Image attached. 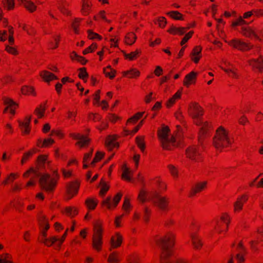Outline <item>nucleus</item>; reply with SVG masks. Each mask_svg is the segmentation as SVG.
Masks as SVG:
<instances>
[{
    "instance_id": "46",
    "label": "nucleus",
    "mask_w": 263,
    "mask_h": 263,
    "mask_svg": "<svg viewBox=\"0 0 263 263\" xmlns=\"http://www.w3.org/2000/svg\"><path fill=\"white\" fill-rule=\"evenodd\" d=\"M250 65L257 68L260 72L263 70V60H255L250 63Z\"/></svg>"
},
{
    "instance_id": "13",
    "label": "nucleus",
    "mask_w": 263,
    "mask_h": 263,
    "mask_svg": "<svg viewBox=\"0 0 263 263\" xmlns=\"http://www.w3.org/2000/svg\"><path fill=\"white\" fill-rule=\"evenodd\" d=\"M122 196V194L121 193H118L114 198L112 203L111 201V198L108 197L103 201L102 204L109 210L115 209L120 201Z\"/></svg>"
},
{
    "instance_id": "20",
    "label": "nucleus",
    "mask_w": 263,
    "mask_h": 263,
    "mask_svg": "<svg viewBox=\"0 0 263 263\" xmlns=\"http://www.w3.org/2000/svg\"><path fill=\"white\" fill-rule=\"evenodd\" d=\"M197 73L192 71L186 74L184 79L183 84L186 87H189L191 85L195 84L197 79Z\"/></svg>"
},
{
    "instance_id": "36",
    "label": "nucleus",
    "mask_w": 263,
    "mask_h": 263,
    "mask_svg": "<svg viewBox=\"0 0 263 263\" xmlns=\"http://www.w3.org/2000/svg\"><path fill=\"white\" fill-rule=\"evenodd\" d=\"M182 94L181 90H178L176 93L171 98H170L167 103L166 105L168 107H171L173 104L175 103L177 100L181 98Z\"/></svg>"
},
{
    "instance_id": "7",
    "label": "nucleus",
    "mask_w": 263,
    "mask_h": 263,
    "mask_svg": "<svg viewBox=\"0 0 263 263\" xmlns=\"http://www.w3.org/2000/svg\"><path fill=\"white\" fill-rule=\"evenodd\" d=\"M231 222V216L227 213H223L219 219L215 220L214 230L218 234H225L229 229Z\"/></svg>"
},
{
    "instance_id": "10",
    "label": "nucleus",
    "mask_w": 263,
    "mask_h": 263,
    "mask_svg": "<svg viewBox=\"0 0 263 263\" xmlns=\"http://www.w3.org/2000/svg\"><path fill=\"white\" fill-rule=\"evenodd\" d=\"M190 236L193 248L195 250L201 249L203 246L202 239L197 232L192 227L190 228Z\"/></svg>"
},
{
    "instance_id": "63",
    "label": "nucleus",
    "mask_w": 263,
    "mask_h": 263,
    "mask_svg": "<svg viewBox=\"0 0 263 263\" xmlns=\"http://www.w3.org/2000/svg\"><path fill=\"white\" fill-rule=\"evenodd\" d=\"M167 167L170 173L174 177H178V170L175 166L170 164L168 165Z\"/></svg>"
},
{
    "instance_id": "55",
    "label": "nucleus",
    "mask_w": 263,
    "mask_h": 263,
    "mask_svg": "<svg viewBox=\"0 0 263 263\" xmlns=\"http://www.w3.org/2000/svg\"><path fill=\"white\" fill-rule=\"evenodd\" d=\"M8 28L9 32L8 41L10 45H13L14 42V39L13 37L14 29L13 27L11 26H8Z\"/></svg>"
},
{
    "instance_id": "21",
    "label": "nucleus",
    "mask_w": 263,
    "mask_h": 263,
    "mask_svg": "<svg viewBox=\"0 0 263 263\" xmlns=\"http://www.w3.org/2000/svg\"><path fill=\"white\" fill-rule=\"evenodd\" d=\"M237 253L236 254V259L238 263H243L245 261V256L246 255V250L245 247L241 242H240L237 248Z\"/></svg>"
},
{
    "instance_id": "29",
    "label": "nucleus",
    "mask_w": 263,
    "mask_h": 263,
    "mask_svg": "<svg viewBox=\"0 0 263 263\" xmlns=\"http://www.w3.org/2000/svg\"><path fill=\"white\" fill-rule=\"evenodd\" d=\"M39 174L37 171L33 168H30L23 174V177L25 178H29L30 180H33L36 181V178Z\"/></svg>"
},
{
    "instance_id": "61",
    "label": "nucleus",
    "mask_w": 263,
    "mask_h": 263,
    "mask_svg": "<svg viewBox=\"0 0 263 263\" xmlns=\"http://www.w3.org/2000/svg\"><path fill=\"white\" fill-rule=\"evenodd\" d=\"M79 77L85 81L88 77V73L86 71V68L84 67L81 68L79 69Z\"/></svg>"
},
{
    "instance_id": "64",
    "label": "nucleus",
    "mask_w": 263,
    "mask_h": 263,
    "mask_svg": "<svg viewBox=\"0 0 263 263\" xmlns=\"http://www.w3.org/2000/svg\"><path fill=\"white\" fill-rule=\"evenodd\" d=\"M128 263H140V259L138 255H134L129 257Z\"/></svg>"
},
{
    "instance_id": "43",
    "label": "nucleus",
    "mask_w": 263,
    "mask_h": 263,
    "mask_svg": "<svg viewBox=\"0 0 263 263\" xmlns=\"http://www.w3.org/2000/svg\"><path fill=\"white\" fill-rule=\"evenodd\" d=\"M103 72L106 77L112 79L115 77L116 71L114 70L110 66H108L104 68Z\"/></svg>"
},
{
    "instance_id": "45",
    "label": "nucleus",
    "mask_w": 263,
    "mask_h": 263,
    "mask_svg": "<svg viewBox=\"0 0 263 263\" xmlns=\"http://www.w3.org/2000/svg\"><path fill=\"white\" fill-rule=\"evenodd\" d=\"M136 142L137 146L140 148L142 152H143L145 149V145L143 136H138L136 138Z\"/></svg>"
},
{
    "instance_id": "5",
    "label": "nucleus",
    "mask_w": 263,
    "mask_h": 263,
    "mask_svg": "<svg viewBox=\"0 0 263 263\" xmlns=\"http://www.w3.org/2000/svg\"><path fill=\"white\" fill-rule=\"evenodd\" d=\"M59 178L57 171H54L52 175L47 174L41 176L39 183L41 187L47 192H51L54 190Z\"/></svg>"
},
{
    "instance_id": "57",
    "label": "nucleus",
    "mask_w": 263,
    "mask_h": 263,
    "mask_svg": "<svg viewBox=\"0 0 263 263\" xmlns=\"http://www.w3.org/2000/svg\"><path fill=\"white\" fill-rule=\"evenodd\" d=\"M151 215V210L147 207L145 208L143 216V218L145 222L147 223L149 222Z\"/></svg>"
},
{
    "instance_id": "59",
    "label": "nucleus",
    "mask_w": 263,
    "mask_h": 263,
    "mask_svg": "<svg viewBox=\"0 0 263 263\" xmlns=\"http://www.w3.org/2000/svg\"><path fill=\"white\" fill-rule=\"evenodd\" d=\"M45 111V107L44 106L41 105L39 107L35 109L34 113L39 118H42L44 116Z\"/></svg>"
},
{
    "instance_id": "28",
    "label": "nucleus",
    "mask_w": 263,
    "mask_h": 263,
    "mask_svg": "<svg viewBox=\"0 0 263 263\" xmlns=\"http://www.w3.org/2000/svg\"><path fill=\"white\" fill-rule=\"evenodd\" d=\"M41 77L46 82H49L53 80L58 79V78L51 72L43 70L40 73Z\"/></svg>"
},
{
    "instance_id": "32",
    "label": "nucleus",
    "mask_w": 263,
    "mask_h": 263,
    "mask_svg": "<svg viewBox=\"0 0 263 263\" xmlns=\"http://www.w3.org/2000/svg\"><path fill=\"white\" fill-rule=\"evenodd\" d=\"M91 3L90 0H82L81 12L84 15H88L90 11Z\"/></svg>"
},
{
    "instance_id": "31",
    "label": "nucleus",
    "mask_w": 263,
    "mask_h": 263,
    "mask_svg": "<svg viewBox=\"0 0 263 263\" xmlns=\"http://www.w3.org/2000/svg\"><path fill=\"white\" fill-rule=\"evenodd\" d=\"M21 4L30 12H33L36 9V6L30 0H21Z\"/></svg>"
},
{
    "instance_id": "40",
    "label": "nucleus",
    "mask_w": 263,
    "mask_h": 263,
    "mask_svg": "<svg viewBox=\"0 0 263 263\" xmlns=\"http://www.w3.org/2000/svg\"><path fill=\"white\" fill-rule=\"evenodd\" d=\"M59 238L56 236H53L50 238H43L41 239V242H43L45 246L50 247L54 243L58 241Z\"/></svg>"
},
{
    "instance_id": "60",
    "label": "nucleus",
    "mask_w": 263,
    "mask_h": 263,
    "mask_svg": "<svg viewBox=\"0 0 263 263\" xmlns=\"http://www.w3.org/2000/svg\"><path fill=\"white\" fill-rule=\"evenodd\" d=\"M100 184L101 185V188L100 191V194L101 195H104L108 191L109 189V186L103 181H101Z\"/></svg>"
},
{
    "instance_id": "44",
    "label": "nucleus",
    "mask_w": 263,
    "mask_h": 263,
    "mask_svg": "<svg viewBox=\"0 0 263 263\" xmlns=\"http://www.w3.org/2000/svg\"><path fill=\"white\" fill-rule=\"evenodd\" d=\"M21 92L24 95H33L35 96V93L34 88L31 86H24L22 87Z\"/></svg>"
},
{
    "instance_id": "52",
    "label": "nucleus",
    "mask_w": 263,
    "mask_h": 263,
    "mask_svg": "<svg viewBox=\"0 0 263 263\" xmlns=\"http://www.w3.org/2000/svg\"><path fill=\"white\" fill-rule=\"evenodd\" d=\"M3 4L4 7L9 10L13 9L14 7V0H3Z\"/></svg>"
},
{
    "instance_id": "14",
    "label": "nucleus",
    "mask_w": 263,
    "mask_h": 263,
    "mask_svg": "<svg viewBox=\"0 0 263 263\" xmlns=\"http://www.w3.org/2000/svg\"><path fill=\"white\" fill-rule=\"evenodd\" d=\"M198 125L201 126L199 134V142L201 144L204 136L212 129V125L208 122H203L201 119V123Z\"/></svg>"
},
{
    "instance_id": "17",
    "label": "nucleus",
    "mask_w": 263,
    "mask_h": 263,
    "mask_svg": "<svg viewBox=\"0 0 263 263\" xmlns=\"http://www.w3.org/2000/svg\"><path fill=\"white\" fill-rule=\"evenodd\" d=\"M80 183L78 181L69 183L67 186V194L68 199H71L78 192Z\"/></svg>"
},
{
    "instance_id": "1",
    "label": "nucleus",
    "mask_w": 263,
    "mask_h": 263,
    "mask_svg": "<svg viewBox=\"0 0 263 263\" xmlns=\"http://www.w3.org/2000/svg\"><path fill=\"white\" fill-rule=\"evenodd\" d=\"M178 130L175 136L170 135V130L167 126H163L158 130V137L162 148L166 150H172L180 144L182 140L181 133L179 132L180 125H177Z\"/></svg>"
},
{
    "instance_id": "12",
    "label": "nucleus",
    "mask_w": 263,
    "mask_h": 263,
    "mask_svg": "<svg viewBox=\"0 0 263 263\" xmlns=\"http://www.w3.org/2000/svg\"><path fill=\"white\" fill-rule=\"evenodd\" d=\"M38 219L39 223L41 229V239L43 238H46L47 231L49 229L50 226L48 223V221L45 215L40 214L39 216Z\"/></svg>"
},
{
    "instance_id": "23",
    "label": "nucleus",
    "mask_w": 263,
    "mask_h": 263,
    "mask_svg": "<svg viewBox=\"0 0 263 263\" xmlns=\"http://www.w3.org/2000/svg\"><path fill=\"white\" fill-rule=\"evenodd\" d=\"M229 44L233 47L240 51H245L247 47L245 42L239 39H234L229 42Z\"/></svg>"
},
{
    "instance_id": "6",
    "label": "nucleus",
    "mask_w": 263,
    "mask_h": 263,
    "mask_svg": "<svg viewBox=\"0 0 263 263\" xmlns=\"http://www.w3.org/2000/svg\"><path fill=\"white\" fill-rule=\"evenodd\" d=\"M148 198L154 205L161 211L165 212L168 210L169 199L167 197L160 195L156 191H152Z\"/></svg>"
},
{
    "instance_id": "51",
    "label": "nucleus",
    "mask_w": 263,
    "mask_h": 263,
    "mask_svg": "<svg viewBox=\"0 0 263 263\" xmlns=\"http://www.w3.org/2000/svg\"><path fill=\"white\" fill-rule=\"evenodd\" d=\"M65 213L67 216L72 217L78 214V211L74 207H67L65 209Z\"/></svg>"
},
{
    "instance_id": "4",
    "label": "nucleus",
    "mask_w": 263,
    "mask_h": 263,
    "mask_svg": "<svg viewBox=\"0 0 263 263\" xmlns=\"http://www.w3.org/2000/svg\"><path fill=\"white\" fill-rule=\"evenodd\" d=\"M231 143L228 131L222 126L219 127L213 138V145L215 148L221 150L222 148L229 146Z\"/></svg>"
},
{
    "instance_id": "42",
    "label": "nucleus",
    "mask_w": 263,
    "mask_h": 263,
    "mask_svg": "<svg viewBox=\"0 0 263 263\" xmlns=\"http://www.w3.org/2000/svg\"><path fill=\"white\" fill-rule=\"evenodd\" d=\"M109 263H119L120 261L119 253L117 252H111L108 258Z\"/></svg>"
},
{
    "instance_id": "3",
    "label": "nucleus",
    "mask_w": 263,
    "mask_h": 263,
    "mask_svg": "<svg viewBox=\"0 0 263 263\" xmlns=\"http://www.w3.org/2000/svg\"><path fill=\"white\" fill-rule=\"evenodd\" d=\"M92 247L97 252L102 250L104 232L103 222L100 219L95 220L93 223Z\"/></svg>"
},
{
    "instance_id": "15",
    "label": "nucleus",
    "mask_w": 263,
    "mask_h": 263,
    "mask_svg": "<svg viewBox=\"0 0 263 263\" xmlns=\"http://www.w3.org/2000/svg\"><path fill=\"white\" fill-rule=\"evenodd\" d=\"M232 27L235 30L238 31H242V33L246 35V33L245 32L247 28V24L244 19L240 16L232 22Z\"/></svg>"
},
{
    "instance_id": "47",
    "label": "nucleus",
    "mask_w": 263,
    "mask_h": 263,
    "mask_svg": "<svg viewBox=\"0 0 263 263\" xmlns=\"http://www.w3.org/2000/svg\"><path fill=\"white\" fill-rule=\"evenodd\" d=\"M12 256L8 253H4L0 255V263H12Z\"/></svg>"
},
{
    "instance_id": "24",
    "label": "nucleus",
    "mask_w": 263,
    "mask_h": 263,
    "mask_svg": "<svg viewBox=\"0 0 263 263\" xmlns=\"http://www.w3.org/2000/svg\"><path fill=\"white\" fill-rule=\"evenodd\" d=\"M207 184L206 181H203L201 182H199L197 183L194 187L192 188L191 190L190 196H194L196 194L199 193L201 192L202 191H203L204 189H205Z\"/></svg>"
},
{
    "instance_id": "38",
    "label": "nucleus",
    "mask_w": 263,
    "mask_h": 263,
    "mask_svg": "<svg viewBox=\"0 0 263 263\" xmlns=\"http://www.w3.org/2000/svg\"><path fill=\"white\" fill-rule=\"evenodd\" d=\"M50 161L48 159L46 155H40L37 158V165L40 167H45L46 165H48Z\"/></svg>"
},
{
    "instance_id": "8",
    "label": "nucleus",
    "mask_w": 263,
    "mask_h": 263,
    "mask_svg": "<svg viewBox=\"0 0 263 263\" xmlns=\"http://www.w3.org/2000/svg\"><path fill=\"white\" fill-rule=\"evenodd\" d=\"M188 114L191 116L195 124L199 125L201 123L203 110L196 103H191L188 107Z\"/></svg>"
},
{
    "instance_id": "35",
    "label": "nucleus",
    "mask_w": 263,
    "mask_h": 263,
    "mask_svg": "<svg viewBox=\"0 0 263 263\" xmlns=\"http://www.w3.org/2000/svg\"><path fill=\"white\" fill-rule=\"evenodd\" d=\"M98 203V201L94 198H88L85 200V205L89 210H94Z\"/></svg>"
},
{
    "instance_id": "37",
    "label": "nucleus",
    "mask_w": 263,
    "mask_h": 263,
    "mask_svg": "<svg viewBox=\"0 0 263 263\" xmlns=\"http://www.w3.org/2000/svg\"><path fill=\"white\" fill-rule=\"evenodd\" d=\"M36 152V149L35 148H33L24 153L21 161V164L23 165L26 163Z\"/></svg>"
},
{
    "instance_id": "41",
    "label": "nucleus",
    "mask_w": 263,
    "mask_h": 263,
    "mask_svg": "<svg viewBox=\"0 0 263 263\" xmlns=\"http://www.w3.org/2000/svg\"><path fill=\"white\" fill-rule=\"evenodd\" d=\"M136 39V35L134 33L129 32L125 37V42L126 44L131 45L135 42Z\"/></svg>"
},
{
    "instance_id": "48",
    "label": "nucleus",
    "mask_w": 263,
    "mask_h": 263,
    "mask_svg": "<svg viewBox=\"0 0 263 263\" xmlns=\"http://www.w3.org/2000/svg\"><path fill=\"white\" fill-rule=\"evenodd\" d=\"M19 175L17 173H11L3 181V184L6 185L9 182H13L18 178Z\"/></svg>"
},
{
    "instance_id": "18",
    "label": "nucleus",
    "mask_w": 263,
    "mask_h": 263,
    "mask_svg": "<svg viewBox=\"0 0 263 263\" xmlns=\"http://www.w3.org/2000/svg\"><path fill=\"white\" fill-rule=\"evenodd\" d=\"M4 104L6 106L4 110V113L7 112V111L9 110L10 112L12 115L15 114V110L18 107V104L14 102L10 98H4Z\"/></svg>"
},
{
    "instance_id": "16",
    "label": "nucleus",
    "mask_w": 263,
    "mask_h": 263,
    "mask_svg": "<svg viewBox=\"0 0 263 263\" xmlns=\"http://www.w3.org/2000/svg\"><path fill=\"white\" fill-rule=\"evenodd\" d=\"M123 241V236L119 232H116L111 236L110 240V248L109 251L113 249H116L120 247Z\"/></svg>"
},
{
    "instance_id": "56",
    "label": "nucleus",
    "mask_w": 263,
    "mask_h": 263,
    "mask_svg": "<svg viewBox=\"0 0 263 263\" xmlns=\"http://www.w3.org/2000/svg\"><path fill=\"white\" fill-rule=\"evenodd\" d=\"M167 14L169 15L171 17L177 20H182V15L177 11H173L167 13Z\"/></svg>"
},
{
    "instance_id": "53",
    "label": "nucleus",
    "mask_w": 263,
    "mask_h": 263,
    "mask_svg": "<svg viewBox=\"0 0 263 263\" xmlns=\"http://www.w3.org/2000/svg\"><path fill=\"white\" fill-rule=\"evenodd\" d=\"M144 112H138L134 116L129 118L127 120V123H136L139 119H140L143 115Z\"/></svg>"
},
{
    "instance_id": "2",
    "label": "nucleus",
    "mask_w": 263,
    "mask_h": 263,
    "mask_svg": "<svg viewBox=\"0 0 263 263\" xmlns=\"http://www.w3.org/2000/svg\"><path fill=\"white\" fill-rule=\"evenodd\" d=\"M176 234L172 231L165 233L156 240L157 244L161 249V254L166 257L168 254L173 252V248L175 245Z\"/></svg>"
},
{
    "instance_id": "26",
    "label": "nucleus",
    "mask_w": 263,
    "mask_h": 263,
    "mask_svg": "<svg viewBox=\"0 0 263 263\" xmlns=\"http://www.w3.org/2000/svg\"><path fill=\"white\" fill-rule=\"evenodd\" d=\"M117 137L116 136H109L105 141L106 146L110 150L114 147L119 146L118 143L116 141Z\"/></svg>"
},
{
    "instance_id": "33",
    "label": "nucleus",
    "mask_w": 263,
    "mask_h": 263,
    "mask_svg": "<svg viewBox=\"0 0 263 263\" xmlns=\"http://www.w3.org/2000/svg\"><path fill=\"white\" fill-rule=\"evenodd\" d=\"M122 178L126 181H130L131 180V177L132 175V172L131 170L124 164L122 166Z\"/></svg>"
},
{
    "instance_id": "54",
    "label": "nucleus",
    "mask_w": 263,
    "mask_h": 263,
    "mask_svg": "<svg viewBox=\"0 0 263 263\" xmlns=\"http://www.w3.org/2000/svg\"><path fill=\"white\" fill-rule=\"evenodd\" d=\"M93 150L92 149L90 152L88 153H86L84 155V158H83V168H86L88 167L87 163L89 161V160L91 158Z\"/></svg>"
},
{
    "instance_id": "39",
    "label": "nucleus",
    "mask_w": 263,
    "mask_h": 263,
    "mask_svg": "<svg viewBox=\"0 0 263 263\" xmlns=\"http://www.w3.org/2000/svg\"><path fill=\"white\" fill-rule=\"evenodd\" d=\"M141 53V51L137 49L136 51L132 52L129 53H124V56L125 59H128L130 61L136 60Z\"/></svg>"
},
{
    "instance_id": "27",
    "label": "nucleus",
    "mask_w": 263,
    "mask_h": 263,
    "mask_svg": "<svg viewBox=\"0 0 263 263\" xmlns=\"http://www.w3.org/2000/svg\"><path fill=\"white\" fill-rule=\"evenodd\" d=\"M189 29L190 27H176L173 26L167 30V31L173 35L178 34L181 35L183 34Z\"/></svg>"
},
{
    "instance_id": "25",
    "label": "nucleus",
    "mask_w": 263,
    "mask_h": 263,
    "mask_svg": "<svg viewBox=\"0 0 263 263\" xmlns=\"http://www.w3.org/2000/svg\"><path fill=\"white\" fill-rule=\"evenodd\" d=\"M201 50L202 48L199 46H197L194 47L191 54L192 60L195 63H198L201 57Z\"/></svg>"
},
{
    "instance_id": "9",
    "label": "nucleus",
    "mask_w": 263,
    "mask_h": 263,
    "mask_svg": "<svg viewBox=\"0 0 263 263\" xmlns=\"http://www.w3.org/2000/svg\"><path fill=\"white\" fill-rule=\"evenodd\" d=\"M202 147L200 145L192 146L186 150V155L189 159L197 161L200 159Z\"/></svg>"
},
{
    "instance_id": "19",
    "label": "nucleus",
    "mask_w": 263,
    "mask_h": 263,
    "mask_svg": "<svg viewBox=\"0 0 263 263\" xmlns=\"http://www.w3.org/2000/svg\"><path fill=\"white\" fill-rule=\"evenodd\" d=\"M173 252L171 254H168L166 257H163V254H161V263H187V261L183 258H176L173 256Z\"/></svg>"
},
{
    "instance_id": "30",
    "label": "nucleus",
    "mask_w": 263,
    "mask_h": 263,
    "mask_svg": "<svg viewBox=\"0 0 263 263\" xmlns=\"http://www.w3.org/2000/svg\"><path fill=\"white\" fill-rule=\"evenodd\" d=\"M246 201L245 196L238 198L234 204V211L235 213L239 212L242 209L243 205Z\"/></svg>"
},
{
    "instance_id": "22",
    "label": "nucleus",
    "mask_w": 263,
    "mask_h": 263,
    "mask_svg": "<svg viewBox=\"0 0 263 263\" xmlns=\"http://www.w3.org/2000/svg\"><path fill=\"white\" fill-rule=\"evenodd\" d=\"M31 117H27L23 122H20V127L24 134L27 135L30 132Z\"/></svg>"
},
{
    "instance_id": "34",
    "label": "nucleus",
    "mask_w": 263,
    "mask_h": 263,
    "mask_svg": "<svg viewBox=\"0 0 263 263\" xmlns=\"http://www.w3.org/2000/svg\"><path fill=\"white\" fill-rule=\"evenodd\" d=\"M140 72L137 69L133 68L124 72V76L130 79H136L140 76Z\"/></svg>"
},
{
    "instance_id": "11",
    "label": "nucleus",
    "mask_w": 263,
    "mask_h": 263,
    "mask_svg": "<svg viewBox=\"0 0 263 263\" xmlns=\"http://www.w3.org/2000/svg\"><path fill=\"white\" fill-rule=\"evenodd\" d=\"M69 136L72 139L78 140L76 145L80 147L87 146L89 143V139L87 136L80 133H70Z\"/></svg>"
},
{
    "instance_id": "50",
    "label": "nucleus",
    "mask_w": 263,
    "mask_h": 263,
    "mask_svg": "<svg viewBox=\"0 0 263 263\" xmlns=\"http://www.w3.org/2000/svg\"><path fill=\"white\" fill-rule=\"evenodd\" d=\"M151 193V192L147 193L144 190L140 191L138 196V199L142 202H144L147 200L151 201L148 198V195Z\"/></svg>"
},
{
    "instance_id": "49",
    "label": "nucleus",
    "mask_w": 263,
    "mask_h": 263,
    "mask_svg": "<svg viewBox=\"0 0 263 263\" xmlns=\"http://www.w3.org/2000/svg\"><path fill=\"white\" fill-rule=\"evenodd\" d=\"M220 68L226 72L229 76L233 78H237L238 77V74L233 69L228 67L224 68L222 66H220Z\"/></svg>"
},
{
    "instance_id": "58",
    "label": "nucleus",
    "mask_w": 263,
    "mask_h": 263,
    "mask_svg": "<svg viewBox=\"0 0 263 263\" xmlns=\"http://www.w3.org/2000/svg\"><path fill=\"white\" fill-rule=\"evenodd\" d=\"M87 32L88 37L90 40L98 39L99 40H101L102 38L99 34L93 32L90 30H88Z\"/></svg>"
},
{
    "instance_id": "62",
    "label": "nucleus",
    "mask_w": 263,
    "mask_h": 263,
    "mask_svg": "<svg viewBox=\"0 0 263 263\" xmlns=\"http://www.w3.org/2000/svg\"><path fill=\"white\" fill-rule=\"evenodd\" d=\"M12 45H7L6 46L5 50L7 52H8L10 54H11L12 55H17L18 54V51L16 50V49L14 47L12 46Z\"/></svg>"
}]
</instances>
